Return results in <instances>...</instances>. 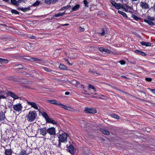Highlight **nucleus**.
Listing matches in <instances>:
<instances>
[{
	"label": "nucleus",
	"mask_w": 155,
	"mask_h": 155,
	"mask_svg": "<svg viewBox=\"0 0 155 155\" xmlns=\"http://www.w3.org/2000/svg\"><path fill=\"white\" fill-rule=\"evenodd\" d=\"M37 114L35 111H30L27 116V120L30 122L34 121L37 116Z\"/></svg>",
	"instance_id": "f257e3e1"
},
{
	"label": "nucleus",
	"mask_w": 155,
	"mask_h": 155,
	"mask_svg": "<svg viewBox=\"0 0 155 155\" xmlns=\"http://www.w3.org/2000/svg\"><path fill=\"white\" fill-rule=\"evenodd\" d=\"M68 135L65 133L60 134L58 137V141L60 142L65 143L67 141Z\"/></svg>",
	"instance_id": "f03ea898"
},
{
	"label": "nucleus",
	"mask_w": 155,
	"mask_h": 155,
	"mask_svg": "<svg viewBox=\"0 0 155 155\" xmlns=\"http://www.w3.org/2000/svg\"><path fill=\"white\" fill-rule=\"evenodd\" d=\"M84 111L87 114H95L97 112L96 109L94 108L86 107L84 109Z\"/></svg>",
	"instance_id": "7ed1b4c3"
},
{
	"label": "nucleus",
	"mask_w": 155,
	"mask_h": 155,
	"mask_svg": "<svg viewBox=\"0 0 155 155\" xmlns=\"http://www.w3.org/2000/svg\"><path fill=\"white\" fill-rule=\"evenodd\" d=\"M13 107L14 110L16 112H19L22 110L23 107L21 104L18 103L14 105Z\"/></svg>",
	"instance_id": "20e7f679"
},
{
	"label": "nucleus",
	"mask_w": 155,
	"mask_h": 155,
	"mask_svg": "<svg viewBox=\"0 0 155 155\" xmlns=\"http://www.w3.org/2000/svg\"><path fill=\"white\" fill-rule=\"evenodd\" d=\"M68 150L71 154L74 155L76 151V149L72 145H71L68 146L67 145Z\"/></svg>",
	"instance_id": "39448f33"
},
{
	"label": "nucleus",
	"mask_w": 155,
	"mask_h": 155,
	"mask_svg": "<svg viewBox=\"0 0 155 155\" xmlns=\"http://www.w3.org/2000/svg\"><path fill=\"white\" fill-rule=\"evenodd\" d=\"M47 133L50 135H54L56 134V130L54 127H49L47 128Z\"/></svg>",
	"instance_id": "423d86ee"
},
{
	"label": "nucleus",
	"mask_w": 155,
	"mask_h": 155,
	"mask_svg": "<svg viewBox=\"0 0 155 155\" xmlns=\"http://www.w3.org/2000/svg\"><path fill=\"white\" fill-rule=\"evenodd\" d=\"M111 3L112 5L114 6L117 9H119L120 8H122L124 4H121L120 3H117L114 1H111Z\"/></svg>",
	"instance_id": "0eeeda50"
},
{
	"label": "nucleus",
	"mask_w": 155,
	"mask_h": 155,
	"mask_svg": "<svg viewBox=\"0 0 155 155\" xmlns=\"http://www.w3.org/2000/svg\"><path fill=\"white\" fill-rule=\"evenodd\" d=\"M40 134L44 136H46L47 133V128L46 127L41 128L39 129Z\"/></svg>",
	"instance_id": "6e6552de"
},
{
	"label": "nucleus",
	"mask_w": 155,
	"mask_h": 155,
	"mask_svg": "<svg viewBox=\"0 0 155 155\" xmlns=\"http://www.w3.org/2000/svg\"><path fill=\"white\" fill-rule=\"evenodd\" d=\"M140 6L143 9H147L150 8V6L148 3L144 2H141L140 3Z\"/></svg>",
	"instance_id": "1a4fd4ad"
},
{
	"label": "nucleus",
	"mask_w": 155,
	"mask_h": 155,
	"mask_svg": "<svg viewBox=\"0 0 155 155\" xmlns=\"http://www.w3.org/2000/svg\"><path fill=\"white\" fill-rule=\"evenodd\" d=\"M47 102L50 104H54L55 105H59L61 104V103L54 100H48L46 101Z\"/></svg>",
	"instance_id": "9d476101"
},
{
	"label": "nucleus",
	"mask_w": 155,
	"mask_h": 155,
	"mask_svg": "<svg viewBox=\"0 0 155 155\" xmlns=\"http://www.w3.org/2000/svg\"><path fill=\"white\" fill-rule=\"evenodd\" d=\"M27 103L28 105H30L35 110H40L38 109V106L35 102L27 101Z\"/></svg>",
	"instance_id": "9b49d317"
},
{
	"label": "nucleus",
	"mask_w": 155,
	"mask_h": 155,
	"mask_svg": "<svg viewBox=\"0 0 155 155\" xmlns=\"http://www.w3.org/2000/svg\"><path fill=\"white\" fill-rule=\"evenodd\" d=\"M5 151V155H12L13 151L11 149H6L5 147H3Z\"/></svg>",
	"instance_id": "f8f14e48"
},
{
	"label": "nucleus",
	"mask_w": 155,
	"mask_h": 155,
	"mask_svg": "<svg viewBox=\"0 0 155 155\" xmlns=\"http://www.w3.org/2000/svg\"><path fill=\"white\" fill-rule=\"evenodd\" d=\"M122 8L124 10V11L126 12H128V10H132L131 7L128 5H127L125 4L123 5Z\"/></svg>",
	"instance_id": "ddd939ff"
},
{
	"label": "nucleus",
	"mask_w": 155,
	"mask_h": 155,
	"mask_svg": "<svg viewBox=\"0 0 155 155\" xmlns=\"http://www.w3.org/2000/svg\"><path fill=\"white\" fill-rule=\"evenodd\" d=\"M86 122L84 120H81L80 121V125L82 128H85L87 127Z\"/></svg>",
	"instance_id": "4468645a"
},
{
	"label": "nucleus",
	"mask_w": 155,
	"mask_h": 155,
	"mask_svg": "<svg viewBox=\"0 0 155 155\" xmlns=\"http://www.w3.org/2000/svg\"><path fill=\"white\" fill-rule=\"evenodd\" d=\"M6 113V111L4 113L2 110H0V121L3 120L5 118V114Z\"/></svg>",
	"instance_id": "2eb2a0df"
},
{
	"label": "nucleus",
	"mask_w": 155,
	"mask_h": 155,
	"mask_svg": "<svg viewBox=\"0 0 155 155\" xmlns=\"http://www.w3.org/2000/svg\"><path fill=\"white\" fill-rule=\"evenodd\" d=\"M8 94L10 96L15 99H18L19 98L17 95L15 94L14 93L11 91H9L8 92Z\"/></svg>",
	"instance_id": "dca6fc26"
},
{
	"label": "nucleus",
	"mask_w": 155,
	"mask_h": 155,
	"mask_svg": "<svg viewBox=\"0 0 155 155\" xmlns=\"http://www.w3.org/2000/svg\"><path fill=\"white\" fill-rule=\"evenodd\" d=\"M39 112L41 114L42 116L46 120L49 117L48 115L46 112H41L40 110H39Z\"/></svg>",
	"instance_id": "f3484780"
},
{
	"label": "nucleus",
	"mask_w": 155,
	"mask_h": 155,
	"mask_svg": "<svg viewBox=\"0 0 155 155\" xmlns=\"http://www.w3.org/2000/svg\"><path fill=\"white\" fill-rule=\"evenodd\" d=\"M46 122L49 123H51L53 124H56V122L52 119L51 118L48 117V119L46 120Z\"/></svg>",
	"instance_id": "a211bd4d"
},
{
	"label": "nucleus",
	"mask_w": 155,
	"mask_h": 155,
	"mask_svg": "<svg viewBox=\"0 0 155 155\" xmlns=\"http://www.w3.org/2000/svg\"><path fill=\"white\" fill-rule=\"evenodd\" d=\"M100 130L103 134L105 135H108L110 134L109 132L104 128H101L100 129Z\"/></svg>",
	"instance_id": "6ab92c4d"
},
{
	"label": "nucleus",
	"mask_w": 155,
	"mask_h": 155,
	"mask_svg": "<svg viewBox=\"0 0 155 155\" xmlns=\"http://www.w3.org/2000/svg\"><path fill=\"white\" fill-rule=\"evenodd\" d=\"M80 7V5L79 4H77L75 6L72 8V11L71 12H72L75 11H77L78 10Z\"/></svg>",
	"instance_id": "aec40b11"
},
{
	"label": "nucleus",
	"mask_w": 155,
	"mask_h": 155,
	"mask_svg": "<svg viewBox=\"0 0 155 155\" xmlns=\"http://www.w3.org/2000/svg\"><path fill=\"white\" fill-rule=\"evenodd\" d=\"M135 52L138 54H140L143 56H145L146 54L143 51L138 50H136L135 51Z\"/></svg>",
	"instance_id": "412c9836"
},
{
	"label": "nucleus",
	"mask_w": 155,
	"mask_h": 155,
	"mask_svg": "<svg viewBox=\"0 0 155 155\" xmlns=\"http://www.w3.org/2000/svg\"><path fill=\"white\" fill-rule=\"evenodd\" d=\"M140 43L142 45L146 46H150L151 45V43L149 42L142 41L140 42Z\"/></svg>",
	"instance_id": "4be33fe9"
},
{
	"label": "nucleus",
	"mask_w": 155,
	"mask_h": 155,
	"mask_svg": "<svg viewBox=\"0 0 155 155\" xmlns=\"http://www.w3.org/2000/svg\"><path fill=\"white\" fill-rule=\"evenodd\" d=\"M64 12L61 13V12H59L57 14H56L54 15L53 17H58L61 16H62L64 14Z\"/></svg>",
	"instance_id": "5701e85b"
},
{
	"label": "nucleus",
	"mask_w": 155,
	"mask_h": 155,
	"mask_svg": "<svg viewBox=\"0 0 155 155\" xmlns=\"http://www.w3.org/2000/svg\"><path fill=\"white\" fill-rule=\"evenodd\" d=\"M61 49L56 50L55 51L54 54V56H57L59 55L61 53Z\"/></svg>",
	"instance_id": "b1692460"
},
{
	"label": "nucleus",
	"mask_w": 155,
	"mask_h": 155,
	"mask_svg": "<svg viewBox=\"0 0 155 155\" xmlns=\"http://www.w3.org/2000/svg\"><path fill=\"white\" fill-rule=\"evenodd\" d=\"M110 116L114 118L117 119H119V117L115 114H110Z\"/></svg>",
	"instance_id": "393cba45"
},
{
	"label": "nucleus",
	"mask_w": 155,
	"mask_h": 155,
	"mask_svg": "<svg viewBox=\"0 0 155 155\" xmlns=\"http://www.w3.org/2000/svg\"><path fill=\"white\" fill-rule=\"evenodd\" d=\"M118 12L119 14L121 15L124 18H127V17L126 14L125 12L120 10H118Z\"/></svg>",
	"instance_id": "a878e982"
},
{
	"label": "nucleus",
	"mask_w": 155,
	"mask_h": 155,
	"mask_svg": "<svg viewBox=\"0 0 155 155\" xmlns=\"http://www.w3.org/2000/svg\"><path fill=\"white\" fill-rule=\"evenodd\" d=\"M42 68L45 71H46L49 72H54V71L50 70V69L46 67H42Z\"/></svg>",
	"instance_id": "bb28decb"
},
{
	"label": "nucleus",
	"mask_w": 155,
	"mask_h": 155,
	"mask_svg": "<svg viewBox=\"0 0 155 155\" xmlns=\"http://www.w3.org/2000/svg\"><path fill=\"white\" fill-rule=\"evenodd\" d=\"M59 68L61 69L64 70H66L67 69V67L63 64H60L59 65Z\"/></svg>",
	"instance_id": "cd10ccee"
},
{
	"label": "nucleus",
	"mask_w": 155,
	"mask_h": 155,
	"mask_svg": "<svg viewBox=\"0 0 155 155\" xmlns=\"http://www.w3.org/2000/svg\"><path fill=\"white\" fill-rule=\"evenodd\" d=\"M19 1H16V0H11V2L12 4L17 5L19 4Z\"/></svg>",
	"instance_id": "c85d7f7f"
},
{
	"label": "nucleus",
	"mask_w": 155,
	"mask_h": 155,
	"mask_svg": "<svg viewBox=\"0 0 155 155\" xmlns=\"http://www.w3.org/2000/svg\"><path fill=\"white\" fill-rule=\"evenodd\" d=\"M0 61L2 63H7L8 62V60L6 59H2L0 58Z\"/></svg>",
	"instance_id": "c756f323"
},
{
	"label": "nucleus",
	"mask_w": 155,
	"mask_h": 155,
	"mask_svg": "<svg viewBox=\"0 0 155 155\" xmlns=\"http://www.w3.org/2000/svg\"><path fill=\"white\" fill-rule=\"evenodd\" d=\"M131 17H132L134 20L136 21H138L140 19V18L138 17L134 14H132L131 15Z\"/></svg>",
	"instance_id": "7c9ffc66"
},
{
	"label": "nucleus",
	"mask_w": 155,
	"mask_h": 155,
	"mask_svg": "<svg viewBox=\"0 0 155 155\" xmlns=\"http://www.w3.org/2000/svg\"><path fill=\"white\" fill-rule=\"evenodd\" d=\"M144 21L149 24L150 25H154V23L153 22L149 20H144Z\"/></svg>",
	"instance_id": "2f4dec72"
},
{
	"label": "nucleus",
	"mask_w": 155,
	"mask_h": 155,
	"mask_svg": "<svg viewBox=\"0 0 155 155\" xmlns=\"http://www.w3.org/2000/svg\"><path fill=\"white\" fill-rule=\"evenodd\" d=\"M71 7V6L70 5H68L65 6L63 7L62 8L60 9V10H62L64 9H67L68 8H69Z\"/></svg>",
	"instance_id": "473e14b6"
},
{
	"label": "nucleus",
	"mask_w": 155,
	"mask_h": 155,
	"mask_svg": "<svg viewBox=\"0 0 155 155\" xmlns=\"http://www.w3.org/2000/svg\"><path fill=\"white\" fill-rule=\"evenodd\" d=\"M88 87L89 88L93 89L94 91V92H95L96 91V88L94 87L93 85H92L91 84H89Z\"/></svg>",
	"instance_id": "72a5a7b5"
},
{
	"label": "nucleus",
	"mask_w": 155,
	"mask_h": 155,
	"mask_svg": "<svg viewBox=\"0 0 155 155\" xmlns=\"http://www.w3.org/2000/svg\"><path fill=\"white\" fill-rule=\"evenodd\" d=\"M19 155H28L25 150H23L20 153Z\"/></svg>",
	"instance_id": "f704fd0d"
},
{
	"label": "nucleus",
	"mask_w": 155,
	"mask_h": 155,
	"mask_svg": "<svg viewBox=\"0 0 155 155\" xmlns=\"http://www.w3.org/2000/svg\"><path fill=\"white\" fill-rule=\"evenodd\" d=\"M59 106H60L61 107L63 108L66 110H68V107L67 106L64 105L63 104H62L61 103V104H59Z\"/></svg>",
	"instance_id": "c9c22d12"
},
{
	"label": "nucleus",
	"mask_w": 155,
	"mask_h": 155,
	"mask_svg": "<svg viewBox=\"0 0 155 155\" xmlns=\"http://www.w3.org/2000/svg\"><path fill=\"white\" fill-rule=\"evenodd\" d=\"M15 66L17 67L16 68L17 69H21L23 68L22 65L21 64L15 65Z\"/></svg>",
	"instance_id": "e433bc0d"
},
{
	"label": "nucleus",
	"mask_w": 155,
	"mask_h": 155,
	"mask_svg": "<svg viewBox=\"0 0 155 155\" xmlns=\"http://www.w3.org/2000/svg\"><path fill=\"white\" fill-rule=\"evenodd\" d=\"M30 8L29 7L24 8H22L21 10L24 12H25L29 10H30Z\"/></svg>",
	"instance_id": "4c0bfd02"
},
{
	"label": "nucleus",
	"mask_w": 155,
	"mask_h": 155,
	"mask_svg": "<svg viewBox=\"0 0 155 155\" xmlns=\"http://www.w3.org/2000/svg\"><path fill=\"white\" fill-rule=\"evenodd\" d=\"M11 12H12V13L15 14H19L18 12L15 10L12 9L11 10Z\"/></svg>",
	"instance_id": "58836bf2"
},
{
	"label": "nucleus",
	"mask_w": 155,
	"mask_h": 155,
	"mask_svg": "<svg viewBox=\"0 0 155 155\" xmlns=\"http://www.w3.org/2000/svg\"><path fill=\"white\" fill-rule=\"evenodd\" d=\"M39 4L40 2L38 1H37L33 4L32 6H36L38 5Z\"/></svg>",
	"instance_id": "ea45409f"
},
{
	"label": "nucleus",
	"mask_w": 155,
	"mask_h": 155,
	"mask_svg": "<svg viewBox=\"0 0 155 155\" xmlns=\"http://www.w3.org/2000/svg\"><path fill=\"white\" fill-rule=\"evenodd\" d=\"M84 4L85 5L86 7H88V3L86 0H84Z\"/></svg>",
	"instance_id": "a19ab883"
},
{
	"label": "nucleus",
	"mask_w": 155,
	"mask_h": 155,
	"mask_svg": "<svg viewBox=\"0 0 155 155\" xmlns=\"http://www.w3.org/2000/svg\"><path fill=\"white\" fill-rule=\"evenodd\" d=\"M102 32L100 33V35H101L103 36L105 34V30L104 28L102 29Z\"/></svg>",
	"instance_id": "79ce46f5"
},
{
	"label": "nucleus",
	"mask_w": 155,
	"mask_h": 155,
	"mask_svg": "<svg viewBox=\"0 0 155 155\" xmlns=\"http://www.w3.org/2000/svg\"><path fill=\"white\" fill-rule=\"evenodd\" d=\"M52 0H45V2L47 4H49L51 3Z\"/></svg>",
	"instance_id": "37998d69"
},
{
	"label": "nucleus",
	"mask_w": 155,
	"mask_h": 155,
	"mask_svg": "<svg viewBox=\"0 0 155 155\" xmlns=\"http://www.w3.org/2000/svg\"><path fill=\"white\" fill-rule=\"evenodd\" d=\"M119 62L120 63L121 65H124L126 63L125 61L123 60H122L120 61Z\"/></svg>",
	"instance_id": "c03bdc74"
},
{
	"label": "nucleus",
	"mask_w": 155,
	"mask_h": 155,
	"mask_svg": "<svg viewBox=\"0 0 155 155\" xmlns=\"http://www.w3.org/2000/svg\"><path fill=\"white\" fill-rule=\"evenodd\" d=\"M78 30L79 31L81 32L84 31L85 30L84 28H82L81 26L78 27Z\"/></svg>",
	"instance_id": "a18cd8bd"
},
{
	"label": "nucleus",
	"mask_w": 155,
	"mask_h": 155,
	"mask_svg": "<svg viewBox=\"0 0 155 155\" xmlns=\"http://www.w3.org/2000/svg\"><path fill=\"white\" fill-rule=\"evenodd\" d=\"M31 60H32L35 61H38L40 60V59L39 58L33 57L31 58Z\"/></svg>",
	"instance_id": "49530a36"
},
{
	"label": "nucleus",
	"mask_w": 155,
	"mask_h": 155,
	"mask_svg": "<svg viewBox=\"0 0 155 155\" xmlns=\"http://www.w3.org/2000/svg\"><path fill=\"white\" fill-rule=\"evenodd\" d=\"M145 80L148 82H151L152 80V79L150 78H146Z\"/></svg>",
	"instance_id": "de8ad7c7"
},
{
	"label": "nucleus",
	"mask_w": 155,
	"mask_h": 155,
	"mask_svg": "<svg viewBox=\"0 0 155 155\" xmlns=\"http://www.w3.org/2000/svg\"><path fill=\"white\" fill-rule=\"evenodd\" d=\"M105 49V48H104L102 47H100L99 48V51L102 52H104Z\"/></svg>",
	"instance_id": "09e8293b"
},
{
	"label": "nucleus",
	"mask_w": 155,
	"mask_h": 155,
	"mask_svg": "<svg viewBox=\"0 0 155 155\" xmlns=\"http://www.w3.org/2000/svg\"><path fill=\"white\" fill-rule=\"evenodd\" d=\"M104 52H105L107 53H110V52L109 49H105Z\"/></svg>",
	"instance_id": "8fccbe9b"
},
{
	"label": "nucleus",
	"mask_w": 155,
	"mask_h": 155,
	"mask_svg": "<svg viewBox=\"0 0 155 155\" xmlns=\"http://www.w3.org/2000/svg\"><path fill=\"white\" fill-rule=\"evenodd\" d=\"M148 89L153 94H155V89H151L150 88H148Z\"/></svg>",
	"instance_id": "3c124183"
},
{
	"label": "nucleus",
	"mask_w": 155,
	"mask_h": 155,
	"mask_svg": "<svg viewBox=\"0 0 155 155\" xmlns=\"http://www.w3.org/2000/svg\"><path fill=\"white\" fill-rule=\"evenodd\" d=\"M88 72L89 73L93 74L94 73V71L91 69H89L88 70Z\"/></svg>",
	"instance_id": "603ef678"
},
{
	"label": "nucleus",
	"mask_w": 155,
	"mask_h": 155,
	"mask_svg": "<svg viewBox=\"0 0 155 155\" xmlns=\"http://www.w3.org/2000/svg\"><path fill=\"white\" fill-rule=\"evenodd\" d=\"M148 19L152 20V21H153L154 20V18L153 17H150V16H149L148 17Z\"/></svg>",
	"instance_id": "864d4df0"
},
{
	"label": "nucleus",
	"mask_w": 155,
	"mask_h": 155,
	"mask_svg": "<svg viewBox=\"0 0 155 155\" xmlns=\"http://www.w3.org/2000/svg\"><path fill=\"white\" fill-rule=\"evenodd\" d=\"M6 97L3 95H0V99H5Z\"/></svg>",
	"instance_id": "5fc2aeb1"
},
{
	"label": "nucleus",
	"mask_w": 155,
	"mask_h": 155,
	"mask_svg": "<svg viewBox=\"0 0 155 155\" xmlns=\"http://www.w3.org/2000/svg\"><path fill=\"white\" fill-rule=\"evenodd\" d=\"M69 94H70V92H68V91L66 92L65 93V95H69Z\"/></svg>",
	"instance_id": "6e6d98bb"
},
{
	"label": "nucleus",
	"mask_w": 155,
	"mask_h": 155,
	"mask_svg": "<svg viewBox=\"0 0 155 155\" xmlns=\"http://www.w3.org/2000/svg\"><path fill=\"white\" fill-rule=\"evenodd\" d=\"M59 0H53L52 1V3H55L57 2H58Z\"/></svg>",
	"instance_id": "4d7b16f0"
},
{
	"label": "nucleus",
	"mask_w": 155,
	"mask_h": 155,
	"mask_svg": "<svg viewBox=\"0 0 155 155\" xmlns=\"http://www.w3.org/2000/svg\"><path fill=\"white\" fill-rule=\"evenodd\" d=\"M151 8H153V10H154V11H155V5H154L153 6V7H152Z\"/></svg>",
	"instance_id": "13d9d810"
},
{
	"label": "nucleus",
	"mask_w": 155,
	"mask_h": 155,
	"mask_svg": "<svg viewBox=\"0 0 155 155\" xmlns=\"http://www.w3.org/2000/svg\"><path fill=\"white\" fill-rule=\"evenodd\" d=\"M64 60L65 61L67 62V63L69 62L67 58H65Z\"/></svg>",
	"instance_id": "bf43d9fd"
},
{
	"label": "nucleus",
	"mask_w": 155,
	"mask_h": 155,
	"mask_svg": "<svg viewBox=\"0 0 155 155\" xmlns=\"http://www.w3.org/2000/svg\"><path fill=\"white\" fill-rule=\"evenodd\" d=\"M3 92L4 91H3L0 90V94H2Z\"/></svg>",
	"instance_id": "052dcab7"
},
{
	"label": "nucleus",
	"mask_w": 155,
	"mask_h": 155,
	"mask_svg": "<svg viewBox=\"0 0 155 155\" xmlns=\"http://www.w3.org/2000/svg\"><path fill=\"white\" fill-rule=\"evenodd\" d=\"M61 142H60L59 141V143H58V146L59 147H60V146H61Z\"/></svg>",
	"instance_id": "680f3d73"
},
{
	"label": "nucleus",
	"mask_w": 155,
	"mask_h": 155,
	"mask_svg": "<svg viewBox=\"0 0 155 155\" xmlns=\"http://www.w3.org/2000/svg\"><path fill=\"white\" fill-rule=\"evenodd\" d=\"M69 25V24H66L64 25H62V26H68V25Z\"/></svg>",
	"instance_id": "e2e57ef3"
},
{
	"label": "nucleus",
	"mask_w": 155,
	"mask_h": 155,
	"mask_svg": "<svg viewBox=\"0 0 155 155\" xmlns=\"http://www.w3.org/2000/svg\"><path fill=\"white\" fill-rule=\"evenodd\" d=\"M68 64L70 65H72V64L70 63H69V62H68Z\"/></svg>",
	"instance_id": "0e129e2a"
},
{
	"label": "nucleus",
	"mask_w": 155,
	"mask_h": 155,
	"mask_svg": "<svg viewBox=\"0 0 155 155\" xmlns=\"http://www.w3.org/2000/svg\"><path fill=\"white\" fill-rule=\"evenodd\" d=\"M128 12L131 13H133V12L131 11H128Z\"/></svg>",
	"instance_id": "69168bd1"
},
{
	"label": "nucleus",
	"mask_w": 155,
	"mask_h": 155,
	"mask_svg": "<svg viewBox=\"0 0 155 155\" xmlns=\"http://www.w3.org/2000/svg\"><path fill=\"white\" fill-rule=\"evenodd\" d=\"M31 38L32 39H35V37L34 36H32V37Z\"/></svg>",
	"instance_id": "338daca9"
},
{
	"label": "nucleus",
	"mask_w": 155,
	"mask_h": 155,
	"mask_svg": "<svg viewBox=\"0 0 155 155\" xmlns=\"http://www.w3.org/2000/svg\"><path fill=\"white\" fill-rule=\"evenodd\" d=\"M3 1H5V2H8V1L9 0H3Z\"/></svg>",
	"instance_id": "774afa93"
}]
</instances>
